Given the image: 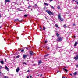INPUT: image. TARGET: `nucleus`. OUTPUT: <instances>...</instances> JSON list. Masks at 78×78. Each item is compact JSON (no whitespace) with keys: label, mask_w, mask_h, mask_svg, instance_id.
<instances>
[{"label":"nucleus","mask_w":78,"mask_h":78,"mask_svg":"<svg viewBox=\"0 0 78 78\" xmlns=\"http://www.w3.org/2000/svg\"><path fill=\"white\" fill-rule=\"evenodd\" d=\"M46 12L49 15H50V14H51L52 15H53V13L52 12H51L50 10H47L46 11Z\"/></svg>","instance_id":"nucleus-1"},{"label":"nucleus","mask_w":78,"mask_h":78,"mask_svg":"<svg viewBox=\"0 0 78 78\" xmlns=\"http://www.w3.org/2000/svg\"><path fill=\"white\" fill-rule=\"evenodd\" d=\"M57 41H62V38L61 37H59L58 38Z\"/></svg>","instance_id":"nucleus-2"},{"label":"nucleus","mask_w":78,"mask_h":78,"mask_svg":"<svg viewBox=\"0 0 78 78\" xmlns=\"http://www.w3.org/2000/svg\"><path fill=\"white\" fill-rule=\"evenodd\" d=\"M20 70V68L19 67H18L17 68V69H16V72H19V71Z\"/></svg>","instance_id":"nucleus-3"},{"label":"nucleus","mask_w":78,"mask_h":78,"mask_svg":"<svg viewBox=\"0 0 78 78\" xmlns=\"http://www.w3.org/2000/svg\"><path fill=\"white\" fill-rule=\"evenodd\" d=\"M30 54L31 55V56H32L33 55H34V53L33 52H32V51H30Z\"/></svg>","instance_id":"nucleus-4"},{"label":"nucleus","mask_w":78,"mask_h":78,"mask_svg":"<svg viewBox=\"0 0 78 78\" xmlns=\"http://www.w3.org/2000/svg\"><path fill=\"white\" fill-rule=\"evenodd\" d=\"M5 69H6V70H7V71H9V68H8V67H7V66H5Z\"/></svg>","instance_id":"nucleus-5"},{"label":"nucleus","mask_w":78,"mask_h":78,"mask_svg":"<svg viewBox=\"0 0 78 78\" xmlns=\"http://www.w3.org/2000/svg\"><path fill=\"white\" fill-rule=\"evenodd\" d=\"M27 55H23V58H27Z\"/></svg>","instance_id":"nucleus-6"},{"label":"nucleus","mask_w":78,"mask_h":78,"mask_svg":"<svg viewBox=\"0 0 78 78\" xmlns=\"http://www.w3.org/2000/svg\"><path fill=\"white\" fill-rule=\"evenodd\" d=\"M41 63H42V61L41 60H39L38 61V65H39Z\"/></svg>","instance_id":"nucleus-7"},{"label":"nucleus","mask_w":78,"mask_h":78,"mask_svg":"<svg viewBox=\"0 0 78 78\" xmlns=\"http://www.w3.org/2000/svg\"><path fill=\"white\" fill-rule=\"evenodd\" d=\"M77 44H78V42H76L74 44V47H76V45H77Z\"/></svg>","instance_id":"nucleus-8"},{"label":"nucleus","mask_w":78,"mask_h":78,"mask_svg":"<svg viewBox=\"0 0 78 78\" xmlns=\"http://www.w3.org/2000/svg\"><path fill=\"white\" fill-rule=\"evenodd\" d=\"M58 17L59 19H61V15L60 14L58 15Z\"/></svg>","instance_id":"nucleus-9"},{"label":"nucleus","mask_w":78,"mask_h":78,"mask_svg":"<svg viewBox=\"0 0 78 78\" xmlns=\"http://www.w3.org/2000/svg\"><path fill=\"white\" fill-rule=\"evenodd\" d=\"M15 21H18V22H22V20L20 21V20H18V19L15 20Z\"/></svg>","instance_id":"nucleus-10"},{"label":"nucleus","mask_w":78,"mask_h":78,"mask_svg":"<svg viewBox=\"0 0 78 78\" xmlns=\"http://www.w3.org/2000/svg\"><path fill=\"white\" fill-rule=\"evenodd\" d=\"M0 62L2 64H4V62H3V61H1Z\"/></svg>","instance_id":"nucleus-11"},{"label":"nucleus","mask_w":78,"mask_h":78,"mask_svg":"<svg viewBox=\"0 0 78 78\" xmlns=\"http://www.w3.org/2000/svg\"><path fill=\"white\" fill-rule=\"evenodd\" d=\"M63 69L65 71V72H68V71L67 70H66V69L63 68Z\"/></svg>","instance_id":"nucleus-12"},{"label":"nucleus","mask_w":78,"mask_h":78,"mask_svg":"<svg viewBox=\"0 0 78 78\" xmlns=\"http://www.w3.org/2000/svg\"><path fill=\"white\" fill-rule=\"evenodd\" d=\"M50 7H51V8H52V9H55V7H54L53 6L51 5H50Z\"/></svg>","instance_id":"nucleus-13"},{"label":"nucleus","mask_w":78,"mask_h":78,"mask_svg":"<svg viewBox=\"0 0 78 78\" xmlns=\"http://www.w3.org/2000/svg\"><path fill=\"white\" fill-rule=\"evenodd\" d=\"M44 4L45 5V6H48V4L47 3H44Z\"/></svg>","instance_id":"nucleus-14"},{"label":"nucleus","mask_w":78,"mask_h":78,"mask_svg":"<svg viewBox=\"0 0 78 78\" xmlns=\"http://www.w3.org/2000/svg\"><path fill=\"white\" fill-rule=\"evenodd\" d=\"M74 58L75 59V60H78V58L76 57Z\"/></svg>","instance_id":"nucleus-15"},{"label":"nucleus","mask_w":78,"mask_h":78,"mask_svg":"<svg viewBox=\"0 0 78 78\" xmlns=\"http://www.w3.org/2000/svg\"><path fill=\"white\" fill-rule=\"evenodd\" d=\"M6 2H10V0H5Z\"/></svg>","instance_id":"nucleus-16"},{"label":"nucleus","mask_w":78,"mask_h":78,"mask_svg":"<svg viewBox=\"0 0 78 78\" xmlns=\"http://www.w3.org/2000/svg\"><path fill=\"white\" fill-rule=\"evenodd\" d=\"M74 75H77V72H75L73 73Z\"/></svg>","instance_id":"nucleus-17"},{"label":"nucleus","mask_w":78,"mask_h":78,"mask_svg":"<svg viewBox=\"0 0 78 78\" xmlns=\"http://www.w3.org/2000/svg\"><path fill=\"white\" fill-rule=\"evenodd\" d=\"M56 35L58 37L59 36V34L58 33H56Z\"/></svg>","instance_id":"nucleus-18"},{"label":"nucleus","mask_w":78,"mask_h":78,"mask_svg":"<svg viewBox=\"0 0 78 78\" xmlns=\"http://www.w3.org/2000/svg\"><path fill=\"white\" fill-rule=\"evenodd\" d=\"M55 26L56 27H57V28H59V26L58 25V24H55Z\"/></svg>","instance_id":"nucleus-19"},{"label":"nucleus","mask_w":78,"mask_h":78,"mask_svg":"<svg viewBox=\"0 0 78 78\" xmlns=\"http://www.w3.org/2000/svg\"><path fill=\"white\" fill-rule=\"evenodd\" d=\"M60 20L62 21V22H63V21H64V20H63V19H62L61 18L60 19Z\"/></svg>","instance_id":"nucleus-20"},{"label":"nucleus","mask_w":78,"mask_h":78,"mask_svg":"<svg viewBox=\"0 0 78 78\" xmlns=\"http://www.w3.org/2000/svg\"><path fill=\"white\" fill-rule=\"evenodd\" d=\"M63 27L64 28H66V27H67V26H66V25L65 24L64 25V26H63Z\"/></svg>","instance_id":"nucleus-21"},{"label":"nucleus","mask_w":78,"mask_h":78,"mask_svg":"<svg viewBox=\"0 0 78 78\" xmlns=\"http://www.w3.org/2000/svg\"><path fill=\"white\" fill-rule=\"evenodd\" d=\"M18 9L19 10V11H23L20 10V9L18 8Z\"/></svg>","instance_id":"nucleus-22"},{"label":"nucleus","mask_w":78,"mask_h":78,"mask_svg":"<svg viewBox=\"0 0 78 78\" xmlns=\"http://www.w3.org/2000/svg\"><path fill=\"white\" fill-rule=\"evenodd\" d=\"M30 8H31V6H29L28 7V8L29 9H30Z\"/></svg>","instance_id":"nucleus-23"},{"label":"nucleus","mask_w":78,"mask_h":78,"mask_svg":"<svg viewBox=\"0 0 78 78\" xmlns=\"http://www.w3.org/2000/svg\"><path fill=\"white\" fill-rule=\"evenodd\" d=\"M23 64H25V65H27V63L26 62H23Z\"/></svg>","instance_id":"nucleus-24"},{"label":"nucleus","mask_w":78,"mask_h":78,"mask_svg":"<svg viewBox=\"0 0 78 78\" xmlns=\"http://www.w3.org/2000/svg\"><path fill=\"white\" fill-rule=\"evenodd\" d=\"M27 16H28V15H24V17H27Z\"/></svg>","instance_id":"nucleus-25"},{"label":"nucleus","mask_w":78,"mask_h":78,"mask_svg":"<svg viewBox=\"0 0 78 78\" xmlns=\"http://www.w3.org/2000/svg\"><path fill=\"white\" fill-rule=\"evenodd\" d=\"M24 51V50L22 49L21 51V52H23Z\"/></svg>","instance_id":"nucleus-26"},{"label":"nucleus","mask_w":78,"mask_h":78,"mask_svg":"<svg viewBox=\"0 0 78 78\" xmlns=\"http://www.w3.org/2000/svg\"><path fill=\"white\" fill-rule=\"evenodd\" d=\"M19 57H20V55H18V56H17L16 57V58H19Z\"/></svg>","instance_id":"nucleus-27"},{"label":"nucleus","mask_w":78,"mask_h":78,"mask_svg":"<svg viewBox=\"0 0 78 78\" xmlns=\"http://www.w3.org/2000/svg\"><path fill=\"white\" fill-rule=\"evenodd\" d=\"M76 67L77 68H78V65H76Z\"/></svg>","instance_id":"nucleus-28"},{"label":"nucleus","mask_w":78,"mask_h":78,"mask_svg":"<svg viewBox=\"0 0 78 78\" xmlns=\"http://www.w3.org/2000/svg\"><path fill=\"white\" fill-rule=\"evenodd\" d=\"M43 30H45V27H43Z\"/></svg>","instance_id":"nucleus-29"},{"label":"nucleus","mask_w":78,"mask_h":78,"mask_svg":"<svg viewBox=\"0 0 78 78\" xmlns=\"http://www.w3.org/2000/svg\"><path fill=\"white\" fill-rule=\"evenodd\" d=\"M57 8L58 9H60V7L59 6H58L57 7Z\"/></svg>","instance_id":"nucleus-30"},{"label":"nucleus","mask_w":78,"mask_h":78,"mask_svg":"<svg viewBox=\"0 0 78 78\" xmlns=\"http://www.w3.org/2000/svg\"><path fill=\"white\" fill-rule=\"evenodd\" d=\"M49 54H47V55H45V56H48V55H49Z\"/></svg>","instance_id":"nucleus-31"},{"label":"nucleus","mask_w":78,"mask_h":78,"mask_svg":"<svg viewBox=\"0 0 78 78\" xmlns=\"http://www.w3.org/2000/svg\"><path fill=\"white\" fill-rule=\"evenodd\" d=\"M3 78H6V76H4Z\"/></svg>","instance_id":"nucleus-32"},{"label":"nucleus","mask_w":78,"mask_h":78,"mask_svg":"<svg viewBox=\"0 0 78 78\" xmlns=\"http://www.w3.org/2000/svg\"><path fill=\"white\" fill-rule=\"evenodd\" d=\"M47 42H48L47 41H45V43H47Z\"/></svg>","instance_id":"nucleus-33"},{"label":"nucleus","mask_w":78,"mask_h":78,"mask_svg":"<svg viewBox=\"0 0 78 78\" xmlns=\"http://www.w3.org/2000/svg\"><path fill=\"white\" fill-rule=\"evenodd\" d=\"M76 57L77 58H78V54L76 55Z\"/></svg>","instance_id":"nucleus-34"},{"label":"nucleus","mask_w":78,"mask_h":78,"mask_svg":"<svg viewBox=\"0 0 78 78\" xmlns=\"http://www.w3.org/2000/svg\"><path fill=\"white\" fill-rule=\"evenodd\" d=\"M40 30H42V29L41 26L40 27Z\"/></svg>","instance_id":"nucleus-35"},{"label":"nucleus","mask_w":78,"mask_h":78,"mask_svg":"<svg viewBox=\"0 0 78 78\" xmlns=\"http://www.w3.org/2000/svg\"><path fill=\"white\" fill-rule=\"evenodd\" d=\"M33 66H36V64H34L33 65Z\"/></svg>","instance_id":"nucleus-36"},{"label":"nucleus","mask_w":78,"mask_h":78,"mask_svg":"<svg viewBox=\"0 0 78 78\" xmlns=\"http://www.w3.org/2000/svg\"><path fill=\"white\" fill-rule=\"evenodd\" d=\"M35 6L36 7V6H37V4H35Z\"/></svg>","instance_id":"nucleus-37"},{"label":"nucleus","mask_w":78,"mask_h":78,"mask_svg":"<svg viewBox=\"0 0 78 78\" xmlns=\"http://www.w3.org/2000/svg\"><path fill=\"white\" fill-rule=\"evenodd\" d=\"M25 48L27 49V50H28V48H27V47H26Z\"/></svg>","instance_id":"nucleus-38"},{"label":"nucleus","mask_w":78,"mask_h":78,"mask_svg":"<svg viewBox=\"0 0 78 78\" xmlns=\"http://www.w3.org/2000/svg\"><path fill=\"white\" fill-rule=\"evenodd\" d=\"M2 69V66H0V70H1Z\"/></svg>","instance_id":"nucleus-39"},{"label":"nucleus","mask_w":78,"mask_h":78,"mask_svg":"<svg viewBox=\"0 0 78 78\" xmlns=\"http://www.w3.org/2000/svg\"><path fill=\"white\" fill-rule=\"evenodd\" d=\"M16 38L18 39H18H19V37H17Z\"/></svg>","instance_id":"nucleus-40"},{"label":"nucleus","mask_w":78,"mask_h":78,"mask_svg":"<svg viewBox=\"0 0 78 78\" xmlns=\"http://www.w3.org/2000/svg\"><path fill=\"white\" fill-rule=\"evenodd\" d=\"M27 72H30V70H28L27 71Z\"/></svg>","instance_id":"nucleus-41"},{"label":"nucleus","mask_w":78,"mask_h":78,"mask_svg":"<svg viewBox=\"0 0 78 78\" xmlns=\"http://www.w3.org/2000/svg\"><path fill=\"white\" fill-rule=\"evenodd\" d=\"M42 76V74H41V75L40 76V77H41V76Z\"/></svg>","instance_id":"nucleus-42"},{"label":"nucleus","mask_w":78,"mask_h":78,"mask_svg":"<svg viewBox=\"0 0 78 78\" xmlns=\"http://www.w3.org/2000/svg\"><path fill=\"white\" fill-rule=\"evenodd\" d=\"M2 17V15L0 14V18Z\"/></svg>","instance_id":"nucleus-43"},{"label":"nucleus","mask_w":78,"mask_h":78,"mask_svg":"<svg viewBox=\"0 0 78 78\" xmlns=\"http://www.w3.org/2000/svg\"><path fill=\"white\" fill-rule=\"evenodd\" d=\"M6 3H7V2L5 1V5H6Z\"/></svg>","instance_id":"nucleus-44"},{"label":"nucleus","mask_w":78,"mask_h":78,"mask_svg":"<svg viewBox=\"0 0 78 78\" xmlns=\"http://www.w3.org/2000/svg\"><path fill=\"white\" fill-rule=\"evenodd\" d=\"M0 75H2V73H1V72H0Z\"/></svg>","instance_id":"nucleus-45"},{"label":"nucleus","mask_w":78,"mask_h":78,"mask_svg":"<svg viewBox=\"0 0 78 78\" xmlns=\"http://www.w3.org/2000/svg\"><path fill=\"white\" fill-rule=\"evenodd\" d=\"M12 32V33H14V32H12V31L11 32V33Z\"/></svg>","instance_id":"nucleus-46"},{"label":"nucleus","mask_w":78,"mask_h":78,"mask_svg":"<svg viewBox=\"0 0 78 78\" xmlns=\"http://www.w3.org/2000/svg\"><path fill=\"white\" fill-rule=\"evenodd\" d=\"M48 50H49V49H50V48H49V47L48 48Z\"/></svg>","instance_id":"nucleus-47"},{"label":"nucleus","mask_w":78,"mask_h":78,"mask_svg":"<svg viewBox=\"0 0 78 78\" xmlns=\"http://www.w3.org/2000/svg\"><path fill=\"white\" fill-rule=\"evenodd\" d=\"M70 75H71V76H72V74H70Z\"/></svg>","instance_id":"nucleus-48"},{"label":"nucleus","mask_w":78,"mask_h":78,"mask_svg":"<svg viewBox=\"0 0 78 78\" xmlns=\"http://www.w3.org/2000/svg\"><path fill=\"white\" fill-rule=\"evenodd\" d=\"M39 76V75H37V76Z\"/></svg>","instance_id":"nucleus-49"},{"label":"nucleus","mask_w":78,"mask_h":78,"mask_svg":"<svg viewBox=\"0 0 78 78\" xmlns=\"http://www.w3.org/2000/svg\"><path fill=\"white\" fill-rule=\"evenodd\" d=\"M45 18H46V19H47V18L46 17H45Z\"/></svg>","instance_id":"nucleus-50"},{"label":"nucleus","mask_w":78,"mask_h":78,"mask_svg":"<svg viewBox=\"0 0 78 78\" xmlns=\"http://www.w3.org/2000/svg\"><path fill=\"white\" fill-rule=\"evenodd\" d=\"M30 78H32V76H30Z\"/></svg>","instance_id":"nucleus-51"},{"label":"nucleus","mask_w":78,"mask_h":78,"mask_svg":"<svg viewBox=\"0 0 78 78\" xmlns=\"http://www.w3.org/2000/svg\"><path fill=\"white\" fill-rule=\"evenodd\" d=\"M27 78H29V76H28L27 77Z\"/></svg>","instance_id":"nucleus-52"},{"label":"nucleus","mask_w":78,"mask_h":78,"mask_svg":"<svg viewBox=\"0 0 78 78\" xmlns=\"http://www.w3.org/2000/svg\"><path fill=\"white\" fill-rule=\"evenodd\" d=\"M50 0V2H52V0Z\"/></svg>","instance_id":"nucleus-53"},{"label":"nucleus","mask_w":78,"mask_h":78,"mask_svg":"<svg viewBox=\"0 0 78 78\" xmlns=\"http://www.w3.org/2000/svg\"><path fill=\"white\" fill-rule=\"evenodd\" d=\"M18 50H19V51H20V49H18Z\"/></svg>","instance_id":"nucleus-54"},{"label":"nucleus","mask_w":78,"mask_h":78,"mask_svg":"<svg viewBox=\"0 0 78 78\" xmlns=\"http://www.w3.org/2000/svg\"><path fill=\"white\" fill-rule=\"evenodd\" d=\"M75 2H77V1H76V0H75Z\"/></svg>","instance_id":"nucleus-55"},{"label":"nucleus","mask_w":78,"mask_h":78,"mask_svg":"<svg viewBox=\"0 0 78 78\" xmlns=\"http://www.w3.org/2000/svg\"><path fill=\"white\" fill-rule=\"evenodd\" d=\"M62 78H66L65 77H62Z\"/></svg>","instance_id":"nucleus-56"},{"label":"nucleus","mask_w":78,"mask_h":78,"mask_svg":"<svg viewBox=\"0 0 78 78\" xmlns=\"http://www.w3.org/2000/svg\"><path fill=\"white\" fill-rule=\"evenodd\" d=\"M2 28V26H0V28Z\"/></svg>","instance_id":"nucleus-57"},{"label":"nucleus","mask_w":78,"mask_h":78,"mask_svg":"<svg viewBox=\"0 0 78 78\" xmlns=\"http://www.w3.org/2000/svg\"><path fill=\"white\" fill-rule=\"evenodd\" d=\"M6 78H9L7 76V77L6 76Z\"/></svg>","instance_id":"nucleus-58"},{"label":"nucleus","mask_w":78,"mask_h":78,"mask_svg":"<svg viewBox=\"0 0 78 78\" xmlns=\"http://www.w3.org/2000/svg\"><path fill=\"white\" fill-rule=\"evenodd\" d=\"M76 3L77 4V5H78V2H77Z\"/></svg>","instance_id":"nucleus-59"},{"label":"nucleus","mask_w":78,"mask_h":78,"mask_svg":"<svg viewBox=\"0 0 78 78\" xmlns=\"http://www.w3.org/2000/svg\"><path fill=\"white\" fill-rule=\"evenodd\" d=\"M73 0V1H75V0Z\"/></svg>","instance_id":"nucleus-60"},{"label":"nucleus","mask_w":78,"mask_h":78,"mask_svg":"<svg viewBox=\"0 0 78 78\" xmlns=\"http://www.w3.org/2000/svg\"><path fill=\"white\" fill-rule=\"evenodd\" d=\"M31 11H33V9H31Z\"/></svg>","instance_id":"nucleus-61"},{"label":"nucleus","mask_w":78,"mask_h":78,"mask_svg":"<svg viewBox=\"0 0 78 78\" xmlns=\"http://www.w3.org/2000/svg\"><path fill=\"white\" fill-rule=\"evenodd\" d=\"M73 25L74 26H75L74 24H73Z\"/></svg>","instance_id":"nucleus-62"},{"label":"nucleus","mask_w":78,"mask_h":78,"mask_svg":"<svg viewBox=\"0 0 78 78\" xmlns=\"http://www.w3.org/2000/svg\"><path fill=\"white\" fill-rule=\"evenodd\" d=\"M73 25L74 26H75L74 24H73Z\"/></svg>","instance_id":"nucleus-63"},{"label":"nucleus","mask_w":78,"mask_h":78,"mask_svg":"<svg viewBox=\"0 0 78 78\" xmlns=\"http://www.w3.org/2000/svg\"><path fill=\"white\" fill-rule=\"evenodd\" d=\"M43 78H44V77H43Z\"/></svg>","instance_id":"nucleus-64"}]
</instances>
